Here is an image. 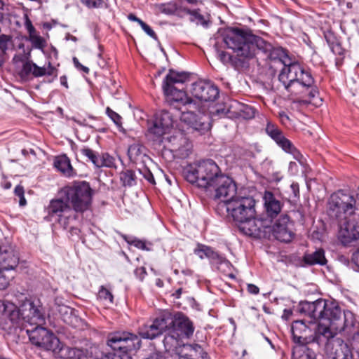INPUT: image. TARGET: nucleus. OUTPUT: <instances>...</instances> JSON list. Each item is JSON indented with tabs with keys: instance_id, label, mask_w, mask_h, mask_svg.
I'll use <instances>...</instances> for the list:
<instances>
[{
	"instance_id": "nucleus-1",
	"label": "nucleus",
	"mask_w": 359,
	"mask_h": 359,
	"mask_svg": "<svg viewBox=\"0 0 359 359\" xmlns=\"http://www.w3.org/2000/svg\"><path fill=\"white\" fill-rule=\"evenodd\" d=\"M298 310L311 321H320L314 330L303 320L293 322L291 327L293 341L300 346L311 343L318 346L327 344L329 339L337 333L350 336L359 330V323L355 314L349 310L343 311L336 302L323 299L312 302H301Z\"/></svg>"
},
{
	"instance_id": "nucleus-2",
	"label": "nucleus",
	"mask_w": 359,
	"mask_h": 359,
	"mask_svg": "<svg viewBox=\"0 0 359 359\" xmlns=\"http://www.w3.org/2000/svg\"><path fill=\"white\" fill-rule=\"evenodd\" d=\"M223 41L228 48L232 49L240 60L252 59L259 53L264 54L272 63H278L284 67L290 60L288 51L280 46H273L262 37L255 35L250 29L238 27L227 28L223 35Z\"/></svg>"
},
{
	"instance_id": "nucleus-3",
	"label": "nucleus",
	"mask_w": 359,
	"mask_h": 359,
	"mask_svg": "<svg viewBox=\"0 0 359 359\" xmlns=\"http://www.w3.org/2000/svg\"><path fill=\"white\" fill-rule=\"evenodd\" d=\"M278 80L284 89L297 103H311L319 96L318 88L310 69L299 62H290L282 67Z\"/></svg>"
},
{
	"instance_id": "nucleus-4",
	"label": "nucleus",
	"mask_w": 359,
	"mask_h": 359,
	"mask_svg": "<svg viewBox=\"0 0 359 359\" xmlns=\"http://www.w3.org/2000/svg\"><path fill=\"white\" fill-rule=\"evenodd\" d=\"M221 174L219 166L210 159L190 163L183 169V175L187 182L206 190L215 187Z\"/></svg>"
},
{
	"instance_id": "nucleus-5",
	"label": "nucleus",
	"mask_w": 359,
	"mask_h": 359,
	"mask_svg": "<svg viewBox=\"0 0 359 359\" xmlns=\"http://www.w3.org/2000/svg\"><path fill=\"white\" fill-rule=\"evenodd\" d=\"M255 200L252 196H241L238 195L231 200L220 201L216 210L224 214L225 211L227 217H231L237 224L247 219L255 217L256 215Z\"/></svg>"
},
{
	"instance_id": "nucleus-6",
	"label": "nucleus",
	"mask_w": 359,
	"mask_h": 359,
	"mask_svg": "<svg viewBox=\"0 0 359 359\" xmlns=\"http://www.w3.org/2000/svg\"><path fill=\"white\" fill-rule=\"evenodd\" d=\"M62 193L75 212L83 213L91 206L93 189L87 182H74L65 187Z\"/></svg>"
},
{
	"instance_id": "nucleus-7",
	"label": "nucleus",
	"mask_w": 359,
	"mask_h": 359,
	"mask_svg": "<svg viewBox=\"0 0 359 359\" xmlns=\"http://www.w3.org/2000/svg\"><path fill=\"white\" fill-rule=\"evenodd\" d=\"M356 198L348 191L339 190L333 193L327 203V214L339 221L346 219L355 212Z\"/></svg>"
},
{
	"instance_id": "nucleus-8",
	"label": "nucleus",
	"mask_w": 359,
	"mask_h": 359,
	"mask_svg": "<svg viewBox=\"0 0 359 359\" xmlns=\"http://www.w3.org/2000/svg\"><path fill=\"white\" fill-rule=\"evenodd\" d=\"M47 216L55 219L58 224L65 229H67L71 222L76 219L75 212L67 199L57 198L50 200L46 208Z\"/></svg>"
},
{
	"instance_id": "nucleus-9",
	"label": "nucleus",
	"mask_w": 359,
	"mask_h": 359,
	"mask_svg": "<svg viewBox=\"0 0 359 359\" xmlns=\"http://www.w3.org/2000/svg\"><path fill=\"white\" fill-rule=\"evenodd\" d=\"M107 344L114 351L127 353L137 351L142 346L141 339L137 334L126 331L109 334Z\"/></svg>"
},
{
	"instance_id": "nucleus-10",
	"label": "nucleus",
	"mask_w": 359,
	"mask_h": 359,
	"mask_svg": "<svg viewBox=\"0 0 359 359\" xmlns=\"http://www.w3.org/2000/svg\"><path fill=\"white\" fill-rule=\"evenodd\" d=\"M272 220L269 217H255L247 219L238 223L239 230L244 234L255 238L270 240V224Z\"/></svg>"
},
{
	"instance_id": "nucleus-11",
	"label": "nucleus",
	"mask_w": 359,
	"mask_h": 359,
	"mask_svg": "<svg viewBox=\"0 0 359 359\" xmlns=\"http://www.w3.org/2000/svg\"><path fill=\"white\" fill-rule=\"evenodd\" d=\"M168 311H163L156 318L150 319L138 328V334L146 339H154L169 330Z\"/></svg>"
},
{
	"instance_id": "nucleus-12",
	"label": "nucleus",
	"mask_w": 359,
	"mask_h": 359,
	"mask_svg": "<svg viewBox=\"0 0 359 359\" xmlns=\"http://www.w3.org/2000/svg\"><path fill=\"white\" fill-rule=\"evenodd\" d=\"M23 320L36 326L45 323V311L41 300L36 297L26 298L21 302Z\"/></svg>"
},
{
	"instance_id": "nucleus-13",
	"label": "nucleus",
	"mask_w": 359,
	"mask_h": 359,
	"mask_svg": "<svg viewBox=\"0 0 359 359\" xmlns=\"http://www.w3.org/2000/svg\"><path fill=\"white\" fill-rule=\"evenodd\" d=\"M29 339L32 344L46 351H52L56 353L60 351V341L58 338L48 329L36 326L29 334Z\"/></svg>"
},
{
	"instance_id": "nucleus-14",
	"label": "nucleus",
	"mask_w": 359,
	"mask_h": 359,
	"mask_svg": "<svg viewBox=\"0 0 359 359\" xmlns=\"http://www.w3.org/2000/svg\"><path fill=\"white\" fill-rule=\"evenodd\" d=\"M169 330H172L179 338L189 339L192 337L195 327L190 318L182 312H175L172 314L168 311Z\"/></svg>"
},
{
	"instance_id": "nucleus-15",
	"label": "nucleus",
	"mask_w": 359,
	"mask_h": 359,
	"mask_svg": "<svg viewBox=\"0 0 359 359\" xmlns=\"http://www.w3.org/2000/svg\"><path fill=\"white\" fill-rule=\"evenodd\" d=\"M194 252L201 259H208L211 265L223 273L229 270L231 266V262L224 256L204 244L198 243Z\"/></svg>"
},
{
	"instance_id": "nucleus-16",
	"label": "nucleus",
	"mask_w": 359,
	"mask_h": 359,
	"mask_svg": "<svg viewBox=\"0 0 359 359\" xmlns=\"http://www.w3.org/2000/svg\"><path fill=\"white\" fill-rule=\"evenodd\" d=\"M270 239L274 237L283 243H290L294 237L293 223L287 215H282L274 223L270 224Z\"/></svg>"
},
{
	"instance_id": "nucleus-17",
	"label": "nucleus",
	"mask_w": 359,
	"mask_h": 359,
	"mask_svg": "<svg viewBox=\"0 0 359 359\" xmlns=\"http://www.w3.org/2000/svg\"><path fill=\"white\" fill-rule=\"evenodd\" d=\"M190 92L193 97L201 102H214L219 95L218 87L213 83L205 81L193 83Z\"/></svg>"
},
{
	"instance_id": "nucleus-18",
	"label": "nucleus",
	"mask_w": 359,
	"mask_h": 359,
	"mask_svg": "<svg viewBox=\"0 0 359 359\" xmlns=\"http://www.w3.org/2000/svg\"><path fill=\"white\" fill-rule=\"evenodd\" d=\"M212 188L215 190V198L222 199L221 201L231 200L238 196L237 187L235 182L223 174L219 176L215 183V187Z\"/></svg>"
},
{
	"instance_id": "nucleus-19",
	"label": "nucleus",
	"mask_w": 359,
	"mask_h": 359,
	"mask_svg": "<svg viewBox=\"0 0 359 359\" xmlns=\"http://www.w3.org/2000/svg\"><path fill=\"white\" fill-rule=\"evenodd\" d=\"M172 125L173 118L171 114L166 110H161L156 114L154 120L148 128V131L156 137H161L172 127Z\"/></svg>"
},
{
	"instance_id": "nucleus-20",
	"label": "nucleus",
	"mask_w": 359,
	"mask_h": 359,
	"mask_svg": "<svg viewBox=\"0 0 359 359\" xmlns=\"http://www.w3.org/2000/svg\"><path fill=\"white\" fill-rule=\"evenodd\" d=\"M182 120L201 134L208 131L211 128L210 117L207 114L187 111L182 114Z\"/></svg>"
},
{
	"instance_id": "nucleus-21",
	"label": "nucleus",
	"mask_w": 359,
	"mask_h": 359,
	"mask_svg": "<svg viewBox=\"0 0 359 359\" xmlns=\"http://www.w3.org/2000/svg\"><path fill=\"white\" fill-rule=\"evenodd\" d=\"M322 346H325L332 359H353L351 349L341 339L331 338L327 344Z\"/></svg>"
},
{
	"instance_id": "nucleus-22",
	"label": "nucleus",
	"mask_w": 359,
	"mask_h": 359,
	"mask_svg": "<svg viewBox=\"0 0 359 359\" xmlns=\"http://www.w3.org/2000/svg\"><path fill=\"white\" fill-rule=\"evenodd\" d=\"M176 359H210L208 353L198 344H184L175 352Z\"/></svg>"
},
{
	"instance_id": "nucleus-23",
	"label": "nucleus",
	"mask_w": 359,
	"mask_h": 359,
	"mask_svg": "<svg viewBox=\"0 0 359 359\" xmlns=\"http://www.w3.org/2000/svg\"><path fill=\"white\" fill-rule=\"evenodd\" d=\"M18 258L14 254L11 245L6 241H0V269H13L18 264Z\"/></svg>"
},
{
	"instance_id": "nucleus-24",
	"label": "nucleus",
	"mask_w": 359,
	"mask_h": 359,
	"mask_svg": "<svg viewBox=\"0 0 359 359\" xmlns=\"http://www.w3.org/2000/svg\"><path fill=\"white\" fill-rule=\"evenodd\" d=\"M186 6H184L182 0L170 1L165 3L156 4L154 11L157 14L165 15H175L180 18H184V12Z\"/></svg>"
},
{
	"instance_id": "nucleus-25",
	"label": "nucleus",
	"mask_w": 359,
	"mask_h": 359,
	"mask_svg": "<svg viewBox=\"0 0 359 359\" xmlns=\"http://www.w3.org/2000/svg\"><path fill=\"white\" fill-rule=\"evenodd\" d=\"M344 220V222L339 224L338 237L341 243L347 245L359 239V232L356 230L354 223H351L346 219Z\"/></svg>"
},
{
	"instance_id": "nucleus-26",
	"label": "nucleus",
	"mask_w": 359,
	"mask_h": 359,
	"mask_svg": "<svg viewBox=\"0 0 359 359\" xmlns=\"http://www.w3.org/2000/svg\"><path fill=\"white\" fill-rule=\"evenodd\" d=\"M163 89L166 101L170 105H174L175 103L185 105L191 102V99L187 96L184 88L179 89L177 87H172Z\"/></svg>"
},
{
	"instance_id": "nucleus-27",
	"label": "nucleus",
	"mask_w": 359,
	"mask_h": 359,
	"mask_svg": "<svg viewBox=\"0 0 359 359\" xmlns=\"http://www.w3.org/2000/svg\"><path fill=\"white\" fill-rule=\"evenodd\" d=\"M263 199L267 215L265 217H269L272 220V218L276 217L281 211L282 203L276 198L271 191H269L264 192Z\"/></svg>"
},
{
	"instance_id": "nucleus-28",
	"label": "nucleus",
	"mask_w": 359,
	"mask_h": 359,
	"mask_svg": "<svg viewBox=\"0 0 359 359\" xmlns=\"http://www.w3.org/2000/svg\"><path fill=\"white\" fill-rule=\"evenodd\" d=\"M177 143L172 144V151L175 157L184 159L191 154L192 144L189 140L181 135L178 139L175 138Z\"/></svg>"
},
{
	"instance_id": "nucleus-29",
	"label": "nucleus",
	"mask_w": 359,
	"mask_h": 359,
	"mask_svg": "<svg viewBox=\"0 0 359 359\" xmlns=\"http://www.w3.org/2000/svg\"><path fill=\"white\" fill-rule=\"evenodd\" d=\"M323 35L329 47L335 55L342 56L345 53V49L342 47L340 38L331 29L323 32Z\"/></svg>"
},
{
	"instance_id": "nucleus-30",
	"label": "nucleus",
	"mask_w": 359,
	"mask_h": 359,
	"mask_svg": "<svg viewBox=\"0 0 359 359\" xmlns=\"http://www.w3.org/2000/svg\"><path fill=\"white\" fill-rule=\"evenodd\" d=\"M188 80V74L185 72H177L175 70L170 69L169 73L166 75L163 81V88L175 87V84H184Z\"/></svg>"
},
{
	"instance_id": "nucleus-31",
	"label": "nucleus",
	"mask_w": 359,
	"mask_h": 359,
	"mask_svg": "<svg viewBox=\"0 0 359 359\" xmlns=\"http://www.w3.org/2000/svg\"><path fill=\"white\" fill-rule=\"evenodd\" d=\"M3 306L4 316L8 317L13 324H18L20 320H23L21 304L17 307L12 302H6L3 304Z\"/></svg>"
},
{
	"instance_id": "nucleus-32",
	"label": "nucleus",
	"mask_w": 359,
	"mask_h": 359,
	"mask_svg": "<svg viewBox=\"0 0 359 359\" xmlns=\"http://www.w3.org/2000/svg\"><path fill=\"white\" fill-rule=\"evenodd\" d=\"M303 262L309 266L320 265L324 266L327 264V260L325 255V251L322 248H319L313 253H306L303 256Z\"/></svg>"
},
{
	"instance_id": "nucleus-33",
	"label": "nucleus",
	"mask_w": 359,
	"mask_h": 359,
	"mask_svg": "<svg viewBox=\"0 0 359 359\" xmlns=\"http://www.w3.org/2000/svg\"><path fill=\"white\" fill-rule=\"evenodd\" d=\"M186 11L184 12V17L185 15H189V20L193 22H196L197 25H202L203 27H207L210 23V15H203L201 13V9H190L187 6L185 7Z\"/></svg>"
},
{
	"instance_id": "nucleus-34",
	"label": "nucleus",
	"mask_w": 359,
	"mask_h": 359,
	"mask_svg": "<svg viewBox=\"0 0 359 359\" xmlns=\"http://www.w3.org/2000/svg\"><path fill=\"white\" fill-rule=\"evenodd\" d=\"M54 165L67 177H72L76 174L71 165L69 158L66 155L57 157L54 161Z\"/></svg>"
},
{
	"instance_id": "nucleus-35",
	"label": "nucleus",
	"mask_w": 359,
	"mask_h": 359,
	"mask_svg": "<svg viewBox=\"0 0 359 359\" xmlns=\"http://www.w3.org/2000/svg\"><path fill=\"white\" fill-rule=\"evenodd\" d=\"M59 313L65 323L72 327L78 326L80 320L74 313V310L72 308L67 306H62L59 309Z\"/></svg>"
},
{
	"instance_id": "nucleus-36",
	"label": "nucleus",
	"mask_w": 359,
	"mask_h": 359,
	"mask_svg": "<svg viewBox=\"0 0 359 359\" xmlns=\"http://www.w3.org/2000/svg\"><path fill=\"white\" fill-rule=\"evenodd\" d=\"M276 143L285 152L292 154L294 158L297 161H300L302 158L303 156L300 151L294 147L290 140L284 136V135L280 137Z\"/></svg>"
},
{
	"instance_id": "nucleus-37",
	"label": "nucleus",
	"mask_w": 359,
	"mask_h": 359,
	"mask_svg": "<svg viewBox=\"0 0 359 359\" xmlns=\"http://www.w3.org/2000/svg\"><path fill=\"white\" fill-rule=\"evenodd\" d=\"M59 351L61 357L66 359H88L87 353L83 349L65 346L60 348Z\"/></svg>"
},
{
	"instance_id": "nucleus-38",
	"label": "nucleus",
	"mask_w": 359,
	"mask_h": 359,
	"mask_svg": "<svg viewBox=\"0 0 359 359\" xmlns=\"http://www.w3.org/2000/svg\"><path fill=\"white\" fill-rule=\"evenodd\" d=\"M144 147L139 142L130 145L128 149V156L130 161L136 163L141 160L144 156Z\"/></svg>"
},
{
	"instance_id": "nucleus-39",
	"label": "nucleus",
	"mask_w": 359,
	"mask_h": 359,
	"mask_svg": "<svg viewBox=\"0 0 359 359\" xmlns=\"http://www.w3.org/2000/svg\"><path fill=\"white\" fill-rule=\"evenodd\" d=\"M136 175L133 170L126 169L120 173V180L124 187H133L137 183Z\"/></svg>"
},
{
	"instance_id": "nucleus-40",
	"label": "nucleus",
	"mask_w": 359,
	"mask_h": 359,
	"mask_svg": "<svg viewBox=\"0 0 359 359\" xmlns=\"http://www.w3.org/2000/svg\"><path fill=\"white\" fill-rule=\"evenodd\" d=\"M81 154L86 158L87 161L91 162L96 168L99 163L98 153L89 147H84L80 149Z\"/></svg>"
},
{
	"instance_id": "nucleus-41",
	"label": "nucleus",
	"mask_w": 359,
	"mask_h": 359,
	"mask_svg": "<svg viewBox=\"0 0 359 359\" xmlns=\"http://www.w3.org/2000/svg\"><path fill=\"white\" fill-rule=\"evenodd\" d=\"M266 134L275 142L283 135L282 130L277 125L269 121L265 128Z\"/></svg>"
},
{
	"instance_id": "nucleus-42",
	"label": "nucleus",
	"mask_w": 359,
	"mask_h": 359,
	"mask_svg": "<svg viewBox=\"0 0 359 359\" xmlns=\"http://www.w3.org/2000/svg\"><path fill=\"white\" fill-rule=\"evenodd\" d=\"M97 299L109 304H113L114 302V296L111 292L103 285L99 289Z\"/></svg>"
},
{
	"instance_id": "nucleus-43",
	"label": "nucleus",
	"mask_w": 359,
	"mask_h": 359,
	"mask_svg": "<svg viewBox=\"0 0 359 359\" xmlns=\"http://www.w3.org/2000/svg\"><path fill=\"white\" fill-rule=\"evenodd\" d=\"M114 158L108 153H103L99 158V163L97 165V168H111L114 165Z\"/></svg>"
},
{
	"instance_id": "nucleus-44",
	"label": "nucleus",
	"mask_w": 359,
	"mask_h": 359,
	"mask_svg": "<svg viewBox=\"0 0 359 359\" xmlns=\"http://www.w3.org/2000/svg\"><path fill=\"white\" fill-rule=\"evenodd\" d=\"M122 238L123 240L128 243L129 245H134L138 249L141 250H148L146 247V243L144 241H142L139 238L131 237L127 235H122Z\"/></svg>"
},
{
	"instance_id": "nucleus-45",
	"label": "nucleus",
	"mask_w": 359,
	"mask_h": 359,
	"mask_svg": "<svg viewBox=\"0 0 359 359\" xmlns=\"http://www.w3.org/2000/svg\"><path fill=\"white\" fill-rule=\"evenodd\" d=\"M175 356V353H171L169 351L164 352L154 351L151 353L148 357L144 359H176Z\"/></svg>"
},
{
	"instance_id": "nucleus-46",
	"label": "nucleus",
	"mask_w": 359,
	"mask_h": 359,
	"mask_svg": "<svg viewBox=\"0 0 359 359\" xmlns=\"http://www.w3.org/2000/svg\"><path fill=\"white\" fill-rule=\"evenodd\" d=\"M29 38L32 46L35 48L43 50L46 46V40L42 36L37 35L36 34L31 35Z\"/></svg>"
},
{
	"instance_id": "nucleus-47",
	"label": "nucleus",
	"mask_w": 359,
	"mask_h": 359,
	"mask_svg": "<svg viewBox=\"0 0 359 359\" xmlns=\"http://www.w3.org/2000/svg\"><path fill=\"white\" fill-rule=\"evenodd\" d=\"M106 114L113 121L117 127H122V118L118 114H117L109 107H107L106 109Z\"/></svg>"
},
{
	"instance_id": "nucleus-48",
	"label": "nucleus",
	"mask_w": 359,
	"mask_h": 359,
	"mask_svg": "<svg viewBox=\"0 0 359 359\" xmlns=\"http://www.w3.org/2000/svg\"><path fill=\"white\" fill-rule=\"evenodd\" d=\"M12 41V36L11 35L1 34L0 35V50L3 53H6L8 50V43Z\"/></svg>"
},
{
	"instance_id": "nucleus-49",
	"label": "nucleus",
	"mask_w": 359,
	"mask_h": 359,
	"mask_svg": "<svg viewBox=\"0 0 359 359\" xmlns=\"http://www.w3.org/2000/svg\"><path fill=\"white\" fill-rule=\"evenodd\" d=\"M140 172L144 178L147 180L149 183L155 184V179L152 172L147 167H143L142 169H139Z\"/></svg>"
},
{
	"instance_id": "nucleus-50",
	"label": "nucleus",
	"mask_w": 359,
	"mask_h": 359,
	"mask_svg": "<svg viewBox=\"0 0 359 359\" xmlns=\"http://www.w3.org/2000/svg\"><path fill=\"white\" fill-rule=\"evenodd\" d=\"M81 2L88 8H96L102 7L103 0H81Z\"/></svg>"
},
{
	"instance_id": "nucleus-51",
	"label": "nucleus",
	"mask_w": 359,
	"mask_h": 359,
	"mask_svg": "<svg viewBox=\"0 0 359 359\" xmlns=\"http://www.w3.org/2000/svg\"><path fill=\"white\" fill-rule=\"evenodd\" d=\"M34 62L27 61L23 64L21 74L22 76H27L31 73L32 74L33 68H34Z\"/></svg>"
},
{
	"instance_id": "nucleus-52",
	"label": "nucleus",
	"mask_w": 359,
	"mask_h": 359,
	"mask_svg": "<svg viewBox=\"0 0 359 359\" xmlns=\"http://www.w3.org/2000/svg\"><path fill=\"white\" fill-rule=\"evenodd\" d=\"M107 359H133L132 357L127 353H109L106 355Z\"/></svg>"
},
{
	"instance_id": "nucleus-53",
	"label": "nucleus",
	"mask_w": 359,
	"mask_h": 359,
	"mask_svg": "<svg viewBox=\"0 0 359 359\" xmlns=\"http://www.w3.org/2000/svg\"><path fill=\"white\" fill-rule=\"evenodd\" d=\"M140 25L142 27V29L147 33V34H148L150 37L155 40L158 39V36L155 32L147 23L142 21Z\"/></svg>"
},
{
	"instance_id": "nucleus-54",
	"label": "nucleus",
	"mask_w": 359,
	"mask_h": 359,
	"mask_svg": "<svg viewBox=\"0 0 359 359\" xmlns=\"http://www.w3.org/2000/svg\"><path fill=\"white\" fill-rule=\"evenodd\" d=\"M25 26L29 33V37L31 36V35L36 34V30L35 27L32 25L31 20L27 15H25Z\"/></svg>"
},
{
	"instance_id": "nucleus-55",
	"label": "nucleus",
	"mask_w": 359,
	"mask_h": 359,
	"mask_svg": "<svg viewBox=\"0 0 359 359\" xmlns=\"http://www.w3.org/2000/svg\"><path fill=\"white\" fill-rule=\"evenodd\" d=\"M74 67L79 71L83 72L85 74H88L90 69L88 67L83 66L79 60L76 57H74L72 59Z\"/></svg>"
},
{
	"instance_id": "nucleus-56",
	"label": "nucleus",
	"mask_w": 359,
	"mask_h": 359,
	"mask_svg": "<svg viewBox=\"0 0 359 359\" xmlns=\"http://www.w3.org/2000/svg\"><path fill=\"white\" fill-rule=\"evenodd\" d=\"M46 69L44 67L37 66L35 63L34 64V68L32 74L34 77H39L46 75Z\"/></svg>"
},
{
	"instance_id": "nucleus-57",
	"label": "nucleus",
	"mask_w": 359,
	"mask_h": 359,
	"mask_svg": "<svg viewBox=\"0 0 359 359\" xmlns=\"http://www.w3.org/2000/svg\"><path fill=\"white\" fill-rule=\"evenodd\" d=\"M135 275L140 280L142 281L147 275L145 267L141 266L137 268L135 270Z\"/></svg>"
},
{
	"instance_id": "nucleus-58",
	"label": "nucleus",
	"mask_w": 359,
	"mask_h": 359,
	"mask_svg": "<svg viewBox=\"0 0 359 359\" xmlns=\"http://www.w3.org/2000/svg\"><path fill=\"white\" fill-rule=\"evenodd\" d=\"M290 189L293 194V198L295 200L296 198H299V186L297 182H292L290 185Z\"/></svg>"
},
{
	"instance_id": "nucleus-59",
	"label": "nucleus",
	"mask_w": 359,
	"mask_h": 359,
	"mask_svg": "<svg viewBox=\"0 0 359 359\" xmlns=\"http://www.w3.org/2000/svg\"><path fill=\"white\" fill-rule=\"evenodd\" d=\"M278 117L283 125H287L288 122L290 121V118L288 116V115L283 111L278 112Z\"/></svg>"
},
{
	"instance_id": "nucleus-60",
	"label": "nucleus",
	"mask_w": 359,
	"mask_h": 359,
	"mask_svg": "<svg viewBox=\"0 0 359 359\" xmlns=\"http://www.w3.org/2000/svg\"><path fill=\"white\" fill-rule=\"evenodd\" d=\"M304 349L303 350V354L298 359H314V353H310L309 349L307 348H304Z\"/></svg>"
},
{
	"instance_id": "nucleus-61",
	"label": "nucleus",
	"mask_w": 359,
	"mask_h": 359,
	"mask_svg": "<svg viewBox=\"0 0 359 359\" xmlns=\"http://www.w3.org/2000/svg\"><path fill=\"white\" fill-rule=\"evenodd\" d=\"M97 64L98 65L104 69V68H106L107 66H108V62H107V60L105 59L102 54L100 53L98 55V60H97Z\"/></svg>"
},
{
	"instance_id": "nucleus-62",
	"label": "nucleus",
	"mask_w": 359,
	"mask_h": 359,
	"mask_svg": "<svg viewBox=\"0 0 359 359\" xmlns=\"http://www.w3.org/2000/svg\"><path fill=\"white\" fill-rule=\"evenodd\" d=\"M247 290L250 294H257L259 292V288L254 284H248Z\"/></svg>"
},
{
	"instance_id": "nucleus-63",
	"label": "nucleus",
	"mask_w": 359,
	"mask_h": 359,
	"mask_svg": "<svg viewBox=\"0 0 359 359\" xmlns=\"http://www.w3.org/2000/svg\"><path fill=\"white\" fill-rule=\"evenodd\" d=\"M219 56L220 60L223 62H229L230 60H231V56L224 51H221L219 53Z\"/></svg>"
},
{
	"instance_id": "nucleus-64",
	"label": "nucleus",
	"mask_w": 359,
	"mask_h": 359,
	"mask_svg": "<svg viewBox=\"0 0 359 359\" xmlns=\"http://www.w3.org/2000/svg\"><path fill=\"white\" fill-rule=\"evenodd\" d=\"M14 193H15V195L18 197H21V196H24L25 195L24 187L20 184L17 185L15 187Z\"/></svg>"
}]
</instances>
